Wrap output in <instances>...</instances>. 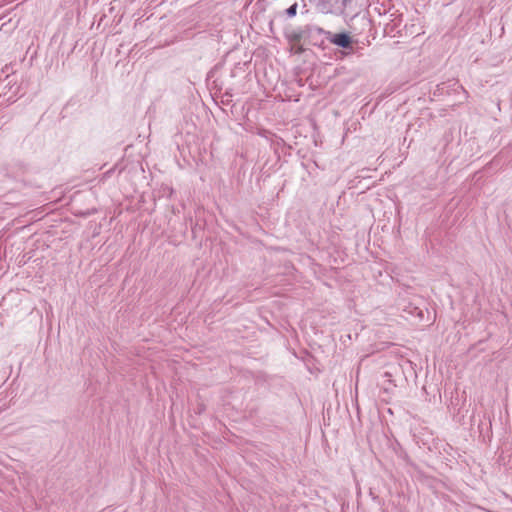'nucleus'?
Listing matches in <instances>:
<instances>
[{"mask_svg":"<svg viewBox=\"0 0 512 512\" xmlns=\"http://www.w3.org/2000/svg\"><path fill=\"white\" fill-rule=\"evenodd\" d=\"M315 32L318 34H326L327 39L338 47L343 49H352L353 40L346 32L332 34L331 32H325L322 28H315Z\"/></svg>","mask_w":512,"mask_h":512,"instance_id":"1","label":"nucleus"},{"mask_svg":"<svg viewBox=\"0 0 512 512\" xmlns=\"http://www.w3.org/2000/svg\"><path fill=\"white\" fill-rule=\"evenodd\" d=\"M313 31H315V28L311 26L293 29L286 33V38L291 44H298L302 39L311 37Z\"/></svg>","mask_w":512,"mask_h":512,"instance_id":"2","label":"nucleus"},{"mask_svg":"<svg viewBox=\"0 0 512 512\" xmlns=\"http://www.w3.org/2000/svg\"><path fill=\"white\" fill-rule=\"evenodd\" d=\"M291 50L295 53V54H298V55H301L305 52V49L304 47L298 43V44H292V48Z\"/></svg>","mask_w":512,"mask_h":512,"instance_id":"3","label":"nucleus"},{"mask_svg":"<svg viewBox=\"0 0 512 512\" xmlns=\"http://www.w3.org/2000/svg\"><path fill=\"white\" fill-rule=\"evenodd\" d=\"M297 13V3H294L290 7L286 9V14L288 17H294Z\"/></svg>","mask_w":512,"mask_h":512,"instance_id":"4","label":"nucleus"},{"mask_svg":"<svg viewBox=\"0 0 512 512\" xmlns=\"http://www.w3.org/2000/svg\"><path fill=\"white\" fill-rule=\"evenodd\" d=\"M206 410V406L204 403L200 402L197 404V407L195 409V412L197 414H202Z\"/></svg>","mask_w":512,"mask_h":512,"instance_id":"5","label":"nucleus"},{"mask_svg":"<svg viewBox=\"0 0 512 512\" xmlns=\"http://www.w3.org/2000/svg\"><path fill=\"white\" fill-rule=\"evenodd\" d=\"M353 0H343V5L344 6H347L348 4H350Z\"/></svg>","mask_w":512,"mask_h":512,"instance_id":"6","label":"nucleus"}]
</instances>
